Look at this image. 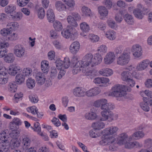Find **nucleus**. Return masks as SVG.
Returning <instances> with one entry per match:
<instances>
[{
  "instance_id": "42",
  "label": "nucleus",
  "mask_w": 152,
  "mask_h": 152,
  "mask_svg": "<svg viewBox=\"0 0 152 152\" xmlns=\"http://www.w3.org/2000/svg\"><path fill=\"white\" fill-rule=\"evenodd\" d=\"M121 80L124 81H126L131 77L130 72L127 71H123L121 73Z\"/></svg>"
},
{
  "instance_id": "35",
  "label": "nucleus",
  "mask_w": 152,
  "mask_h": 152,
  "mask_svg": "<svg viewBox=\"0 0 152 152\" xmlns=\"http://www.w3.org/2000/svg\"><path fill=\"white\" fill-rule=\"evenodd\" d=\"M80 30L82 32L86 33L89 31L90 27L89 25L86 22H83L80 24Z\"/></svg>"
},
{
  "instance_id": "46",
  "label": "nucleus",
  "mask_w": 152,
  "mask_h": 152,
  "mask_svg": "<svg viewBox=\"0 0 152 152\" xmlns=\"http://www.w3.org/2000/svg\"><path fill=\"white\" fill-rule=\"evenodd\" d=\"M37 14L38 18L40 19H43L45 15V10L42 7L39 8L37 10Z\"/></svg>"
},
{
  "instance_id": "51",
  "label": "nucleus",
  "mask_w": 152,
  "mask_h": 152,
  "mask_svg": "<svg viewBox=\"0 0 152 152\" xmlns=\"http://www.w3.org/2000/svg\"><path fill=\"white\" fill-rule=\"evenodd\" d=\"M152 140L150 139H148L145 141L144 143V147L145 148H147V149L151 150H152Z\"/></svg>"
},
{
  "instance_id": "16",
  "label": "nucleus",
  "mask_w": 152,
  "mask_h": 152,
  "mask_svg": "<svg viewBox=\"0 0 152 152\" xmlns=\"http://www.w3.org/2000/svg\"><path fill=\"white\" fill-rule=\"evenodd\" d=\"M21 70V68L17 64H13L10 66L9 67V74L12 76H15L18 72Z\"/></svg>"
},
{
  "instance_id": "48",
  "label": "nucleus",
  "mask_w": 152,
  "mask_h": 152,
  "mask_svg": "<svg viewBox=\"0 0 152 152\" xmlns=\"http://www.w3.org/2000/svg\"><path fill=\"white\" fill-rule=\"evenodd\" d=\"M123 11L121 10L119 12L116 14L115 17V20L117 23H120L123 20Z\"/></svg>"
},
{
  "instance_id": "59",
  "label": "nucleus",
  "mask_w": 152,
  "mask_h": 152,
  "mask_svg": "<svg viewBox=\"0 0 152 152\" xmlns=\"http://www.w3.org/2000/svg\"><path fill=\"white\" fill-rule=\"evenodd\" d=\"M96 27L99 30L104 31L106 28V25L105 23L103 22H100L97 24Z\"/></svg>"
},
{
  "instance_id": "30",
  "label": "nucleus",
  "mask_w": 152,
  "mask_h": 152,
  "mask_svg": "<svg viewBox=\"0 0 152 152\" xmlns=\"http://www.w3.org/2000/svg\"><path fill=\"white\" fill-rule=\"evenodd\" d=\"M82 15L86 17H90L92 15L91 9L85 6L82 7L81 9Z\"/></svg>"
},
{
  "instance_id": "26",
  "label": "nucleus",
  "mask_w": 152,
  "mask_h": 152,
  "mask_svg": "<svg viewBox=\"0 0 152 152\" xmlns=\"http://www.w3.org/2000/svg\"><path fill=\"white\" fill-rule=\"evenodd\" d=\"M133 13L135 17L140 20L142 19L144 15L146 14L145 11H142V10H139L137 9H134Z\"/></svg>"
},
{
  "instance_id": "47",
  "label": "nucleus",
  "mask_w": 152,
  "mask_h": 152,
  "mask_svg": "<svg viewBox=\"0 0 152 152\" xmlns=\"http://www.w3.org/2000/svg\"><path fill=\"white\" fill-rule=\"evenodd\" d=\"M102 3L107 9H110L113 6V3L111 0H104Z\"/></svg>"
},
{
  "instance_id": "40",
  "label": "nucleus",
  "mask_w": 152,
  "mask_h": 152,
  "mask_svg": "<svg viewBox=\"0 0 152 152\" xmlns=\"http://www.w3.org/2000/svg\"><path fill=\"white\" fill-rule=\"evenodd\" d=\"M65 5L72 9H74L75 5V0H62Z\"/></svg>"
},
{
  "instance_id": "32",
  "label": "nucleus",
  "mask_w": 152,
  "mask_h": 152,
  "mask_svg": "<svg viewBox=\"0 0 152 152\" xmlns=\"http://www.w3.org/2000/svg\"><path fill=\"white\" fill-rule=\"evenodd\" d=\"M97 116L96 113L92 111L87 113L85 115V118L89 120H95L97 118Z\"/></svg>"
},
{
  "instance_id": "22",
  "label": "nucleus",
  "mask_w": 152,
  "mask_h": 152,
  "mask_svg": "<svg viewBox=\"0 0 152 152\" xmlns=\"http://www.w3.org/2000/svg\"><path fill=\"white\" fill-rule=\"evenodd\" d=\"M10 134L7 130L2 131L0 133V139L1 141H10Z\"/></svg>"
},
{
  "instance_id": "44",
  "label": "nucleus",
  "mask_w": 152,
  "mask_h": 152,
  "mask_svg": "<svg viewBox=\"0 0 152 152\" xmlns=\"http://www.w3.org/2000/svg\"><path fill=\"white\" fill-rule=\"evenodd\" d=\"M26 85L28 88L32 89L35 86V81L34 79L31 78H28L26 81Z\"/></svg>"
},
{
  "instance_id": "2",
  "label": "nucleus",
  "mask_w": 152,
  "mask_h": 152,
  "mask_svg": "<svg viewBox=\"0 0 152 152\" xmlns=\"http://www.w3.org/2000/svg\"><path fill=\"white\" fill-rule=\"evenodd\" d=\"M83 60L78 61L77 57L73 58L72 73L76 74L81 70L85 75L91 77L93 75V71L89 67V66L93 67L100 64L102 60V57L99 53L95 54L94 55L89 53L85 56Z\"/></svg>"
},
{
  "instance_id": "19",
  "label": "nucleus",
  "mask_w": 152,
  "mask_h": 152,
  "mask_svg": "<svg viewBox=\"0 0 152 152\" xmlns=\"http://www.w3.org/2000/svg\"><path fill=\"white\" fill-rule=\"evenodd\" d=\"M102 134L103 136V130H98L94 129L91 130L89 132L90 136L93 138H96L100 137Z\"/></svg>"
},
{
  "instance_id": "63",
  "label": "nucleus",
  "mask_w": 152,
  "mask_h": 152,
  "mask_svg": "<svg viewBox=\"0 0 152 152\" xmlns=\"http://www.w3.org/2000/svg\"><path fill=\"white\" fill-rule=\"evenodd\" d=\"M69 102V98L65 96L62 97L61 99V102L63 106L64 107H66L67 105Z\"/></svg>"
},
{
  "instance_id": "41",
  "label": "nucleus",
  "mask_w": 152,
  "mask_h": 152,
  "mask_svg": "<svg viewBox=\"0 0 152 152\" xmlns=\"http://www.w3.org/2000/svg\"><path fill=\"white\" fill-rule=\"evenodd\" d=\"M96 51L98 52V53L103 55L107 52V48L106 45H102L98 47Z\"/></svg>"
},
{
  "instance_id": "60",
  "label": "nucleus",
  "mask_w": 152,
  "mask_h": 152,
  "mask_svg": "<svg viewBox=\"0 0 152 152\" xmlns=\"http://www.w3.org/2000/svg\"><path fill=\"white\" fill-rule=\"evenodd\" d=\"M91 89L94 96L98 95L101 92L100 88L98 87H94L91 88Z\"/></svg>"
},
{
  "instance_id": "29",
  "label": "nucleus",
  "mask_w": 152,
  "mask_h": 152,
  "mask_svg": "<svg viewBox=\"0 0 152 152\" xmlns=\"http://www.w3.org/2000/svg\"><path fill=\"white\" fill-rule=\"evenodd\" d=\"M46 15L48 21L52 23L55 19V16L53 10L51 9H49L47 11Z\"/></svg>"
},
{
  "instance_id": "5",
  "label": "nucleus",
  "mask_w": 152,
  "mask_h": 152,
  "mask_svg": "<svg viewBox=\"0 0 152 152\" xmlns=\"http://www.w3.org/2000/svg\"><path fill=\"white\" fill-rule=\"evenodd\" d=\"M126 91L125 86L116 84L112 87L111 95L116 97H121L126 95Z\"/></svg>"
},
{
  "instance_id": "50",
  "label": "nucleus",
  "mask_w": 152,
  "mask_h": 152,
  "mask_svg": "<svg viewBox=\"0 0 152 152\" xmlns=\"http://www.w3.org/2000/svg\"><path fill=\"white\" fill-rule=\"evenodd\" d=\"M140 106L141 108L145 112H148L150 110V107L147 102H144L140 103Z\"/></svg>"
},
{
  "instance_id": "13",
  "label": "nucleus",
  "mask_w": 152,
  "mask_h": 152,
  "mask_svg": "<svg viewBox=\"0 0 152 152\" xmlns=\"http://www.w3.org/2000/svg\"><path fill=\"white\" fill-rule=\"evenodd\" d=\"M98 11L99 15V17L100 19L104 20L107 17L109 12L105 7L104 6H99L98 8Z\"/></svg>"
},
{
  "instance_id": "58",
  "label": "nucleus",
  "mask_w": 152,
  "mask_h": 152,
  "mask_svg": "<svg viewBox=\"0 0 152 152\" xmlns=\"http://www.w3.org/2000/svg\"><path fill=\"white\" fill-rule=\"evenodd\" d=\"M132 76L137 80H141L142 78L141 73L136 72L135 71H133L131 73Z\"/></svg>"
},
{
  "instance_id": "28",
  "label": "nucleus",
  "mask_w": 152,
  "mask_h": 152,
  "mask_svg": "<svg viewBox=\"0 0 152 152\" xmlns=\"http://www.w3.org/2000/svg\"><path fill=\"white\" fill-rule=\"evenodd\" d=\"M124 18L125 22L128 25H133L134 23L133 17L132 15L127 13L124 16Z\"/></svg>"
},
{
  "instance_id": "3",
  "label": "nucleus",
  "mask_w": 152,
  "mask_h": 152,
  "mask_svg": "<svg viewBox=\"0 0 152 152\" xmlns=\"http://www.w3.org/2000/svg\"><path fill=\"white\" fill-rule=\"evenodd\" d=\"M131 140L132 137L130 135L128 136L126 133H123L118 135L117 141L113 136L102 137L101 138L99 144L102 146H108L109 149L113 151L115 149L117 144L120 145L125 146L128 141Z\"/></svg>"
},
{
  "instance_id": "23",
  "label": "nucleus",
  "mask_w": 152,
  "mask_h": 152,
  "mask_svg": "<svg viewBox=\"0 0 152 152\" xmlns=\"http://www.w3.org/2000/svg\"><path fill=\"white\" fill-rule=\"evenodd\" d=\"M105 37L110 40L115 39L116 37V33L113 30H109L105 32Z\"/></svg>"
},
{
  "instance_id": "57",
  "label": "nucleus",
  "mask_w": 152,
  "mask_h": 152,
  "mask_svg": "<svg viewBox=\"0 0 152 152\" xmlns=\"http://www.w3.org/2000/svg\"><path fill=\"white\" fill-rule=\"evenodd\" d=\"M11 16L13 19L16 20H19L22 18V14L20 12H17L14 15H11Z\"/></svg>"
},
{
  "instance_id": "20",
  "label": "nucleus",
  "mask_w": 152,
  "mask_h": 152,
  "mask_svg": "<svg viewBox=\"0 0 152 152\" xmlns=\"http://www.w3.org/2000/svg\"><path fill=\"white\" fill-rule=\"evenodd\" d=\"M36 78L37 83L41 85L44 84L46 79L44 74L40 72H39L36 74Z\"/></svg>"
},
{
  "instance_id": "12",
  "label": "nucleus",
  "mask_w": 152,
  "mask_h": 152,
  "mask_svg": "<svg viewBox=\"0 0 152 152\" xmlns=\"http://www.w3.org/2000/svg\"><path fill=\"white\" fill-rule=\"evenodd\" d=\"M118 128L116 126H111L103 130V136L102 137L115 134L118 130Z\"/></svg>"
},
{
  "instance_id": "9",
  "label": "nucleus",
  "mask_w": 152,
  "mask_h": 152,
  "mask_svg": "<svg viewBox=\"0 0 152 152\" xmlns=\"http://www.w3.org/2000/svg\"><path fill=\"white\" fill-rule=\"evenodd\" d=\"M15 56L19 58L24 57L25 55V49L23 46L20 44L16 45L13 49Z\"/></svg>"
},
{
  "instance_id": "38",
  "label": "nucleus",
  "mask_w": 152,
  "mask_h": 152,
  "mask_svg": "<svg viewBox=\"0 0 152 152\" xmlns=\"http://www.w3.org/2000/svg\"><path fill=\"white\" fill-rule=\"evenodd\" d=\"M19 26L17 22H11L8 23L7 25V28H9V30L12 31L18 28Z\"/></svg>"
},
{
  "instance_id": "1",
  "label": "nucleus",
  "mask_w": 152,
  "mask_h": 152,
  "mask_svg": "<svg viewBox=\"0 0 152 152\" xmlns=\"http://www.w3.org/2000/svg\"><path fill=\"white\" fill-rule=\"evenodd\" d=\"M93 105L96 107H100L102 110L100 113V121L94 122L92 124L91 127L94 129L101 130L104 129L105 124L102 121H108L111 122L118 119V115L114 113L110 110L115 108V106L111 103L108 102L107 99L102 98L97 100L94 102Z\"/></svg>"
},
{
  "instance_id": "55",
  "label": "nucleus",
  "mask_w": 152,
  "mask_h": 152,
  "mask_svg": "<svg viewBox=\"0 0 152 152\" xmlns=\"http://www.w3.org/2000/svg\"><path fill=\"white\" fill-rule=\"evenodd\" d=\"M17 86L14 82H11L9 85V90L12 92H15L17 90Z\"/></svg>"
},
{
  "instance_id": "34",
  "label": "nucleus",
  "mask_w": 152,
  "mask_h": 152,
  "mask_svg": "<svg viewBox=\"0 0 152 152\" xmlns=\"http://www.w3.org/2000/svg\"><path fill=\"white\" fill-rule=\"evenodd\" d=\"M145 135V134L142 131H138L134 132L132 135H130L132 137V140L134 138L136 139H139L142 138Z\"/></svg>"
},
{
  "instance_id": "36",
  "label": "nucleus",
  "mask_w": 152,
  "mask_h": 152,
  "mask_svg": "<svg viewBox=\"0 0 152 152\" xmlns=\"http://www.w3.org/2000/svg\"><path fill=\"white\" fill-rule=\"evenodd\" d=\"M16 9V6L14 5L10 4L5 8L4 10L5 12L7 14H10L11 15L14 12L15 13V11Z\"/></svg>"
},
{
  "instance_id": "14",
  "label": "nucleus",
  "mask_w": 152,
  "mask_h": 152,
  "mask_svg": "<svg viewBox=\"0 0 152 152\" xmlns=\"http://www.w3.org/2000/svg\"><path fill=\"white\" fill-rule=\"evenodd\" d=\"M149 63L150 60L149 59L142 60L137 64L136 69L138 71H143L148 67Z\"/></svg>"
},
{
  "instance_id": "21",
  "label": "nucleus",
  "mask_w": 152,
  "mask_h": 152,
  "mask_svg": "<svg viewBox=\"0 0 152 152\" xmlns=\"http://www.w3.org/2000/svg\"><path fill=\"white\" fill-rule=\"evenodd\" d=\"M10 147V141H1L0 143V148L5 152L9 151Z\"/></svg>"
},
{
  "instance_id": "43",
  "label": "nucleus",
  "mask_w": 152,
  "mask_h": 152,
  "mask_svg": "<svg viewBox=\"0 0 152 152\" xmlns=\"http://www.w3.org/2000/svg\"><path fill=\"white\" fill-rule=\"evenodd\" d=\"M52 23H53V27L56 30L60 31L62 29V25L59 21L54 20Z\"/></svg>"
},
{
  "instance_id": "31",
  "label": "nucleus",
  "mask_w": 152,
  "mask_h": 152,
  "mask_svg": "<svg viewBox=\"0 0 152 152\" xmlns=\"http://www.w3.org/2000/svg\"><path fill=\"white\" fill-rule=\"evenodd\" d=\"M10 143L11 149L18 148L20 145V140L18 139V137H15V138L12 139L11 140Z\"/></svg>"
},
{
  "instance_id": "53",
  "label": "nucleus",
  "mask_w": 152,
  "mask_h": 152,
  "mask_svg": "<svg viewBox=\"0 0 152 152\" xmlns=\"http://www.w3.org/2000/svg\"><path fill=\"white\" fill-rule=\"evenodd\" d=\"M10 31V30H9L7 28H3L0 31V34L1 36L6 37L7 39Z\"/></svg>"
},
{
  "instance_id": "45",
  "label": "nucleus",
  "mask_w": 152,
  "mask_h": 152,
  "mask_svg": "<svg viewBox=\"0 0 152 152\" xmlns=\"http://www.w3.org/2000/svg\"><path fill=\"white\" fill-rule=\"evenodd\" d=\"M66 20L69 24L72 25L75 27H76L78 26L77 23L75 21L71 15L67 16Z\"/></svg>"
},
{
  "instance_id": "17",
  "label": "nucleus",
  "mask_w": 152,
  "mask_h": 152,
  "mask_svg": "<svg viewBox=\"0 0 152 152\" xmlns=\"http://www.w3.org/2000/svg\"><path fill=\"white\" fill-rule=\"evenodd\" d=\"M85 91L82 87H78L74 88L73 91V95L77 97H83L85 96Z\"/></svg>"
},
{
  "instance_id": "37",
  "label": "nucleus",
  "mask_w": 152,
  "mask_h": 152,
  "mask_svg": "<svg viewBox=\"0 0 152 152\" xmlns=\"http://www.w3.org/2000/svg\"><path fill=\"white\" fill-rule=\"evenodd\" d=\"M25 77L20 72L18 73L16 75L15 77V81L18 84H21L24 81Z\"/></svg>"
},
{
  "instance_id": "15",
  "label": "nucleus",
  "mask_w": 152,
  "mask_h": 152,
  "mask_svg": "<svg viewBox=\"0 0 152 152\" xmlns=\"http://www.w3.org/2000/svg\"><path fill=\"white\" fill-rule=\"evenodd\" d=\"M80 47V43L75 41L72 43L69 46V51L73 54H75L79 51Z\"/></svg>"
},
{
  "instance_id": "18",
  "label": "nucleus",
  "mask_w": 152,
  "mask_h": 152,
  "mask_svg": "<svg viewBox=\"0 0 152 152\" xmlns=\"http://www.w3.org/2000/svg\"><path fill=\"white\" fill-rule=\"evenodd\" d=\"M8 79L7 71L0 72V85H5L8 82Z\"/></svg>"
},
{
  "instance_id": "64",
  "label": "nucleus",
  "mask_w": 152,
  "mask_h": 152,
  "mask_svg": "<svg viewBox=\"0 0 152 152\" xmlns=\"http://www.w3.org/2000/svg\"><path fill=\"white\" fill-rule=\"evenodd\" d=\"M127 85L131 87H133L135 84V82L132 77H131L125 81Z\"/></svg>"
},
{
  "instance_id": "62",
  "label": "nucleus",
  "mask_w": 152,
  "mask_h": 152,
  "mask_svg": "<svg viewBox=\"0 0 152 152\" xmlns=\"http://www.w3.org/2000/svg\"><path fill=\"white\" fill-rule=\"evenodd\" d=\"M29 1V0H17V4L19 6L23 7L26 6Z\"/></svg>"
},
{
  "instance_id": "52",
  "label": "nucleus",
  "mask_w": 152,
  "mask_h": 152,
  "mask_svg": "<svg viewBox=\"0 0 152 152\" xmlns=\"http://www.w3.org/2000/svg\"><path fill=\"white\" fill-rule=\"evenodd\" d=\"M108 26L110 28L115 29L117 27V24L114 20L112 19H108L107 21Z\"/></svg>"
},
{
  "instance_id": "24",
  "label": "nucleus",
  "mask_w": 152,
  "mask_h": 152,
  "mask_svg": "<svg viewBox=\"0 0 152 152\" xmlns=\"http://www.w3.org/2000/svg\"><path fill=\"white\" fill-rule=\"evenodd\" d=\"M55 7L56 10L59 12L65 11L66 7L62 1H57L55 4Z\"/></svg>"
},
{
  "instance_id": "56",
  "label": "nucleus",
  "mask_w": 152,
  "mask_h": 152,
  "mask_svg": "<svg viewBox=\"0 0 152 152\" xmlns=\"http://www.w3.org/2000/svg\"><path fill=\"white\" fill-rule=\"evenodd\" d=\"M26 110L28 112L31 113L33 115H35L38 109L36 106H33L27 107Z\"/></svg>"
},
{
  "instance_id": "27",
  "label": "nucleus",
  "mask_w": 152,
  "mask_h": 152,
  "mask_svg": "<svg viewBox=\"0 0 152 152\" xmlns=\"http://www.w3.org/2000/svg\"><path fill=\"white\" fill-rule=\"evenodd\" d=\"M41 69L44 73L47 74L49 71V62L46 60L42 61L41 62Z\"/></svg>"
},
{
  "instance_id": "61",
  "label": "nucleus",
  "mask_w": 152,
  "mask_h": 152,
  "mask_svg": "<svg viewBox=\"0 0 152 152\" xmlns=\"http://www.w3.org/2000/svg\"><path fill=\"white\" fill-rule=\"evenodd\" d=\"M34 128H32L34 131L37 133L38 134L41 133V127L39 123L37 122H35L34 123Z\"/></svg>"
},
{
  "instance_id": "10",
  "label": "nucleus",
  "mask_w": 152,
  "mask_h": 152,
  "mask_svg": "<svg viewBox=\"0 0 152 152\" xmlns=\"http://www.w3.org/2000/svg\"><path fill=\"white\" fill-rule=\"evenodd\" d=\"M115 59L114 53L110 51L108 52L104 56L103 61L105 64L110 65L114 62Z\"/></svg>"
},
{
  "instance_id": "33",
  "label": "nucleus",
  "mask_w": 152,
  "mask_h": 152,
  "mask_svg": "<svg viewBox=\"0 0 152 152\" xmlns=\"http://www.w3.org/2000/svg\"><path fill=\"white\" fill-rule=\"evenodd\" d=\"M15 57L12 53H8L4 57V61L9 63H12L15 60Z\"/></svg>"
},
{
  "instance_id": "49",
  "label": "nucleus",
  "mask_w": 152,
  "mask_h": 152,
  "mask_svg": "<svg viewBox=\"0 0 152 152\" xmlns=\"http://www.w3.org/2000/svg\"><path fill=\"white\" fill-rule=\"evenodd\" d=\"M20 72L22 73L25 77H28L32 75V70L30 68H24Z\"/></svg>"
},
{
  "instance_id": "6",
  "label": "nucleus",
  "mask_w": 152,
  "mask_h": 152,
  "mask_svg": "<svg viewBox=\"0 0 152 152\" xmlns=\"http://www.w3.org/2000/svg\"><path fill=\"white\" fill-rule=\"evenodd\" d=\"M61 34L63 37L66 39L70 38L74 39L77 36L78 32L75 28L71 26H68L66 28L64 29L62 31Z\"/></svg>"
},
{
  "instance_id": "25",
  "label": "nucleus",
  "mask_w": 152,
  "mask_h": 152,
  "mask_svg": "<svg viewBox=\"0 0 152 152\" xmlns=\"http://www.w3.org/2000/svg\"><path fill=\"white\" fill-rule=\"evenodd\" d=\"M22 141L23 149L25 150L28 149L31 144L30 139L27 136H24L22 137Z\"/></svg>"
},
{
  "instance_id": "7",
  "label": "nucleus",
  "mask_w": 152,
  "mask_h": 152,
  "mask_svg": "<svg viewBox=\"0 0 152 152\" xmlns=\"http://www.w3.org/2000/svg\"><path fill=\"white\" fill-rule=\"evenodd\" d=\"M131 53L129 50H125L118 57L117 63L121 66H124L128 64L131 58Z\"/></svg>"
},
{
  "instance_id": "54",
  "label": "nucleus",
  "mask_w": 152,
  "mask_h": 152,
  "mask_svg": "<svg viewBox=\"0 0 152 152\" xmlns=\"http://www.w3.org/2000/svg\"><path fill=\"white\" fill-rule=\"evenodd\" d=\"M88 37L90 40L93 42H98L99 39V37L97 35L93 34H90Z\"/></svg>"
},
{
  "instance_id": "11",
  "label": "nucleus",
  "mask_w": 152,
  "mask_h": 152,
  "mask_svg": "<svg viewBox=\"0 0 152 152\" xmlns=\"http://www.w3.org/2000/svg\"><path fill=\"white\" fill-rule=\"evenodd\" d=\"M131 50L133 56L136 58H138L142 55V47L138 44H136L133 45L132 47Z\"/></svg>"
},
{
  "instance_id": "8",
  "label": "nucleus",
  "mask_w": 152,
  "mask_h": 152,
  "mask_svg": "<svg viewBox=\"0 0 152 152\" xmlns=\"http://www.w3.org/2000/svg\"><path fill=\"white\" fill-rule=\"evenodd\" d=\"M55 64L57 69H68L70 65V59L67 57H65L63 61L58 59L56 61Z\"/></svg>"
},
{
  "instance_id": "4",
  "label": "nucleus",
  "mask_w": 152,
  "mask_h": 152,
  "mask_svg": "<svg viewBox=\"0 0 152 152\" xmlns=\"http://www.w3.org/2000/svg\"><path fill=\"white\" fill-rule=\"evenodd\" d=\"M113 71L108 68L101 69L99 71V73L105 77H98L94 79L93 82L96 85H99L100 86L106 87L107 86L110 81L109 79L106 77H109L113 74Z\"/></svg>"
},
{
  "instance_id": "39",
  "label": "nucleus",
  "mask_w": 152,
  "mask_h": 152,
  "mask_svg": "<svg viewBox=\"0 0 152 152\" xmlns=\"http://www.w3.org/2000/svg\"><path fill=\"white\" fill-rule=\"evenodd\" d=\"M18 39V35L17 33L15 32H12L10 30V33L7 37L6 40L8 41H13L17 40Z\"/></svg>"
}]
</instances>
